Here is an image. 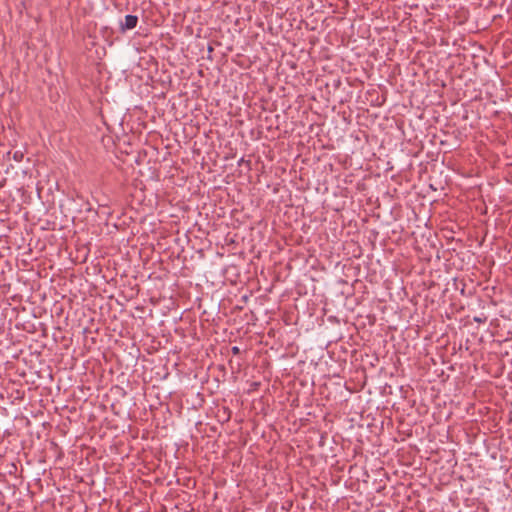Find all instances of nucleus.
I'll list each match as a JSON object with an SVG mask.
<instances>
[{
    "mask_svg": "<svg viewBox=\"0 0 512 512\" xmlns=\"http://www.w3.org/2000/svg\"><path fill=\"white\" fill-rule=\"evenodd\" d=\"M138 17L136 15H126L124 23H121L120 30L125 32L126 30L134 29L137 26Z\"/></svg>",
    "mask_w": 512,
    "mask_h": 512,
    "instance_id": "nucleus-1",
    "label": "nucleus"
},
{
    "mask_svg": "<svg viewBox=\"0 0 512 512\" xmlns=\"http://www.w3.org/2000/svg\"><path fill=\"white\" fill-rule=\"evenodd\" d=\"M22 158H23V153H21V152H16V153L14 154V159H15L16 161H21V160H22Z\"/></svg>",
    "mask_w": 512,
    "mask_h": 512,
    "instance_id": "nucleus-2",
    "label": "nucleus"
},
{
    "mask_svg": "<svg viewBox=\"0 0 512 512\" xmlns=\"http://www.w3.org/2000/svg\"><path fill=\"white\" fill-rule=\"evenodd\" d=\"M231 352L233 355H238V354H240V348L238 346H233L231 348Z\"/></svg>",
    "mask_w": 512,
    "mask_h": 512,
    "instance_id": "nucleus-3",
    "label": "nucleus"
}]
</instances>
